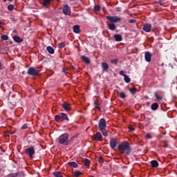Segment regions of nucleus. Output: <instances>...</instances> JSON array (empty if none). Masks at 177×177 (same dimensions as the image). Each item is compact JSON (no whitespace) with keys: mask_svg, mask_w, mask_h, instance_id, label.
<instances>
[{"mask_svg":"<svg viewBox=\"0 0 177 177\" xmlns=\"http://www.w3.org/2000/svg\"><path fill=\"white\" fill-rule=\"evenodd\" d=\"M118 149L121 154H124L125 156H129L132 153V149H131V145L128 142H122L119 145Z\"/></svg>","mask_w":177,"mask_h":177,"instance_id":"obj_1","label":"nucleus"},{"mask_svg":"<svg viewBox=\"0 0 177 177\" xmlns=\"http://www.w3.org/2000/svg\"><path fill=\"white\" fill-rule=\"evenodd\" d=\"M58 141L60 145H65L66 146H67V145H68V143H69L68 134L64 133V134L61 135L59 137Z\"/></svg>","mask_w":177,"mask_h":177,"instance_id":"obj_2","label":"nucleus"},{"mask_svg":"<svg viewBox=\"0 0 177 177\" xmlns=\"http://www.w3.org/2000/svg\"><path fill=\"white\" fill-rule=\"evenodd\" d=\"M55 120L57 122H60V121H70V119L67 116V114L64 113H61L59 115H57L55 116Z\"/></svg>","mask_w":177,"mask_h":177,"instance_id":"obj_3","label":"nucleus"},{"mask_svg":"<svg viewBox=\"0 0 177 177\" xmlns=\"http://www.w3.org/2000/svg\"><path fill=\"white\" fill-rule=\"evenodd\" d=\"M28 75H32V77H37L39 74V70H37V68L34 67H30L28 68L27 71Z\"/></svg>","mask_w":177,"mask_h":177,"instance_id":"obj_4","label":"nucleus"},{"mask_svg":"<svg viewBox=\"0 0 177 177\" xmlns=\"http://www.w3.org/2000/svg\"><path fill=\"white\" fill-rule=\"evenodd\" d=\"M106 20H109L110 23L115 24V23H118V21H121V18L118 16H106Z\"/></svg>","mask_w":177,"mask_h":177,"instance_id":"obj_5","label":"nucleus"},{"mask_svg":"<svg viewBox=\"0 0 177 177\" xmlns=\"http://www.w3.org/2000/svg\"><path fill=\"white\" fill-rule=\"evenodd\" d=\"M25 154L28 156L30 158H32V156L35 154V149H34V147H30L29 148L25 150Z\"/></svg>","mask_w":177,"mask_h":177,"instance_id":"obj_6","label":"nucleus"},{"mask_svg":"<svg viewBox=\"0 0 177 177\" xmlns=\"http://www.w3.org/2000/svg\"><path fill=\"white\" fill-rule=\"evenodd\" d=\"M107 127V123L106 119L101 118L98 123V128L100 130L105 129Z\"/></svg>","mask_w":177,"mask_h":177,"instance_id":"obj_7","label":"nucleus"},{"mask_svg":"<svg viewBox=\"0 0 177 177\" xmlns=\"http://www.w3.org/2000/svg\"><path fill=\"white\" fill-rule=\"evenodd\" d=\"M93 140H98V142H102V140H103V136L100 132L97 131L93 136Z\"/></svg>","mask_w":177,"mask_h":177,"instance_id":"obj_8","label":"nucleus"},{"mask_svg":"<svg viewBox=\"0 0 177 177\" xmlns=\"http://www.w3.org/2000/svg\"><path fill=\"white\" fill-rule=\"evenodd\" d=\"M63 13L64 15H66V16H70L71 15V9H70V7L68 5H65L63 8Z\"/></svg>","mask_w":177,"mask_h":177,"instance_id":"obj_9","label":"nucleus"},{"mask_svg":"<svg viewBox=\"0 0 177 177\" xmlns=\"http://www.w3.org/2000/svg\"><path fill=\"white\" fill-rule=\"evenodd\" d=\"M110 147L112 149V150H114L115 147H117V139L115 138H111L109 142Z\"/></svg>","mask_w":177,"mask_h":177,"instance_id":"obj_10","label":"nucleus"},{"mask_svg":"<svg viewBox=\"0 0 177 177\" xmlns=\"http://www.w3.org/2000/svg\"><path fill=\"white\" fill-rule=\"evenodd\" d=\"M142 30L145 32H150L151 31V25L150 24H145L142 26Z\"/></svg>","mask_w":177,"mask_h":177,"instance_id":"obj_11","label":"nucleus"},{"mask_svg":"<svg viewBox=\"0 0 177 177\" xmlns=\"http://www.w3.org/2000/svg\"><path fill=\"white\" fill-rule=\"evenodd\" d=\"M62 106L65 111H70L71 110V105L69 103L64 102Z\"/></svg>","mask_w":177,"mask_h":177,"instance_id":"obj_12","label":"nucleus"},{"mask_svg":"<svg viewBox=\"0 0 177 177\" xmlns=\"http://www.w3.org/2000/svg\"><path fill=\"white\" fill-rule=\"evenodd\" d=\"M146 62L150 63L151 62V53L150 52H146L145 55Z\"/></svg>","mask_w":177,"mask_h":177,"instance_id":"obj_13","label":"nucleus"},{"mask_svg":"<svg viewBox=\"0 0 177 177\" xmlns=\"http://www.w3.org/2000/svg\"><path fill=\"white\" fill-rule=\"evenodd\" d=\"M113 37L115 38V41H116V42H120V41H122V36L120 34L114 35Z\"/></svg>","mask_w":177,"mask_h":177,"instance_id":"obj_14","label":"nucleus"},{"mask_svg":"<svg viewBox=\"0 0 177 177\" xmlns=\"http://www.w3.org/2000/svg\"><path fill=\"white\" fill-rule=\"evenodd\" d=\"M81 59L83 60V62H84V63H86V64H91V59H89L88 57L82 55Z\"/></svg>","mask_w":177,"mask_h":177,"instance_id":"obj_15","label":"nucleus"},{"mask_svg":"<svg viewBox=\"0 0 177 177\" xmlns=\"http://www.w3.org/2000/svg\"><path fill=\"white\" fill-rule=\"evenodd\" d=\"M101 66L103 70V71H107L109 70V64L106 62L101 63Z\"/></svg>","mask_w":177,"mask_h":177,"instance_id":"obj_16","label":"nucleus"},{"mask_svg":"<svg viewBox=\"0 0 177 177\" xmlns=\"http://www.w3.org/2000/svg\"><path fill=\"white\" fill-rule=\"evenodd\" d=\"M108 28L109 30H111V31H114V30H115V28H117V26H115V24H112V23H109L107 24Z\"/></svg>","mask_w":177,"mask_h":177,"instance_id":"obj_17","label":"nucleus"},{"mask_svg":"<svg viewBox=\"0 0 177 177\" xmlns=\"http://www.w3.org/2000/svg\"><path fill=\"white\" fill-rule=\"evenodd\" d=\"M13 39L15 42H17V44H21V42H23V39L17 35L14 36Z\"/></svg>","mask_w":177,"mask_h":177,"instance_id":"obj_18","label":"nucleus"},{"mask_svg":"<svg viewBox=\"0 0 177 177\" xmlns=\"http://www.w3.org/2000/svg\"><path fill=\"white\" fill-rule=\"evenodd\" d=\"M73 32L75 34H80V32H81V29H80L79 25H75L73 26Z\"/></svg>","mask_w":177,"mask_h":177,"instance_id":"obj_19","label":"nucleus"},{"mask_svg":"<svg viewBox=\"0 0 177 177\" xmlns=\"http://www.w3.org/2000/svg\"><path fill=\"white\" fill-rule=\"evenodd\" d=\"M46 50L50 55H53L55 53V48L50 46H47Z\"/></svg>","mask_w":177,"mask_h":177,"instance_id":"obj_20","label":"nucleus"},{"mask_svg":"<svg viewBox=\"0 0 177 177\" xmlns=\"http://www.w3.org/2000/svg\"><path fill=\"white\" fill-rule=\"evenodd\" d=\"M82 162L84 164V166L86 167V168H88L91 164V161H89L88 158L83 159Z\"/></svg>","mask_w":177,"mask_h":177,"instance_id":"obj_21","label":"nucleus"},{"mask_svg":"<svg viewBox=\"0 0 177 177\" xmlns=\"http://www.w3.org/2000/svg\"><path fill=\"white\" fill-rule=\"evenodd\" d=\"M151 110H153V111H156V110H158V103L157 102H154L151 105Z\"/></svg>","mask_w":177,"mask_h":177,"instance_id":"obj_22","label":"nucleus"},{"mask_svg":"<svg viewBox=\"0 0 177 177\" xmlns=\"http://www.w3.org/2000/svg\"><path fill=\"white\" fill-rule=\"evenodd\" d=\"M151 165L152 168H157V167H158L159 164L157 160H151Z\"/></svg>","mask_w":177,"mask_h":177,"instance_id":"obj_23","label":"nucleus"},{"mask_svg":"<svg viewBox=\"0 0 177 177\" xmlns=\"http://www.w3.org/2000/svg\"><path fill=\"white\" fill-rule=\"evenodd\" d=\"M19 175H20V173H11L7 175L6 177H19Z\"/></svg>","mask_w":177,"mask_h":177,"instance_id":"obj_24","label":"nucleus"},{"mask_svg":"<svg viewBox=\"0 0 177 177\" xmlns=\"http://www.w3.org/2000/svg\"><path fill=\"white\" fill-rule=\"evenodd\" d=\"M68 165H69V167H73V168H77V167H78V163L75 162H70L68 163Z\"/></svg>","mask_w":177,"mask_h":177,"instance_id":"obj_25","label":"nucleus"},{"mask_svg":"<svg viewBox=\"0 0 177 177\" xmlns=\"http://www.w3.org/2000/svg\"><path fill=\"white\" fill-rule=\"evenodd\" d=\"M129 92L131 93V95H136L138 90L136 89V88L133 87L129 88Z\"/></svg>","mask_w":177,"mask_h":177,"instance_id":"obj_26","label":"nucleus"},{"mask_svg":"<svg viewBox=\"0 0 177 177\" xmlns=\"http://www.w3.org/2000/svg\"><path fill=\"white\" fill-rule=\"evenodd\" d=\"M118 95L121 99H125L127 97V95L124 92H118Z\"/></svg>","mask_w":177,"mask_h":177,"instance_id":"obj_27","label":"nucleus"},{"mask_svg":"<svg viewBox=\"0 0 177 177\" xmlns=\"http://www.w3.org/2000/svg\"><path fill=\"white\" fill-rule=\"evenodd\" d=\"M53 175L55 177H63V174H62V172L57 171H54Z\"/></svg>","mask_w":177,"mask_h":177,"instance_id":"obj_28","label":"nucleus"},{"mask_svg":"<svg viewBox=\"0 0 177 177\" xmlns=\"http://www.w3.org/2000/svg\"><path fill=\"white\" fill-rule=\"evenodd\" d=\"M1 41H8V39H9V36H8L7 35H2L1 36Z\"/></svg>","mask_w":177,"mask_h":177,"instance_id":"obj_29","label":"nucleus"},{"mask_svg":"<svg viewBox=\"0 0 177 177\" xmlns=\"http://www.w3.org/2000/svg\"><path fill=\"white\" fill-rule=\"evenodd\" d=\"M64 46H66V42H64V41H62L58 44V48L59 49H63V48H64Z\"/></svg>","mask_w":177,"mask_h":177,"instance_id":"obj_30","label":"nucleus"},{"mask_svg":"<svg viewBox=\"0 0 177 177\" xmlns=\"http://www.w3.org/2000/svg\"><path fill=\"white\" fill-rule=\"evenodd\" d=\"M100 131H101L104 136H109V133L107 132V130H106V129H103L102 130H100Z\"/></svg>","mask_w":177,"mask_h":177,"instance_id":"obj_31","label":"nucleus"},{"mask_svg":"<svg viewBox=\"0 0 177 177\" xmlns=\"http://www.w3.org/2000/svg\"><path fill=\"white\" fill-rule=\"evenodd\" d=\"M73 175L74 176L78 177L80 176V175H82V172H81L80 171H75L73 172Z\"/></svg>","mask_w":177,"mask_h":177,"instance_id":"obj_32","label":"nucleus"},{"mask_svg":"<svg viewBox=\"0 0 177 177\" xmlns=\"http://www.w3.org/2000/svg\"><path fill=\"white\" fill-rule=\"evenodd\" d=\"M15 10V5L13 4H10L8 6V10H9L10 12H12V10Z\"/></svg>","mask_w":177,"mask_h":177,"instance_id":"obj_33","label":"nucleus"},{"mask_svg":"<svg viewBox=\"0 0 177 177\" xmlns=\"http://www.w3.org/2000/svg\"><path fill=\"white\" fill-rule=\"evenodd\" d=\"M124 77L125 82H127V84H129V82H131V78H129V76L126 75Z\"/></svg>","mask_w":177,"mask_h":177,"instance_id":"obj_34","label":"nucleus"},{"mask_svg":"<svg viewBox=\"0 0 177 177\" xmlns=\"http://www.w3.org/2000/svg\"><path fill=\"white\" fill-rule=\"evenodd\" d=\"M54 0H45V7L46 8L48 5L52 3Z\"/></svg>","mask_w":177,"mask_h":177,"instance_id":"obj_35","label":"nucleus"},{"mask_svg":"<svg viewBox=\"0 0 177 177\" xmlns=\"http://www.w3.org/2000/svg\"><path fill=\"white\" fill-rule=\"evenodd\" d=\"M111 63H112V64H117L118 63V58H115V59H111Z\"/></svg>","mask_w":177,"mask_h":177,"instance_id":"obj_36","label":"nucleus"},{"mask_svg":"<svg viewBox=\"0 0 177 177\" xmlns=\"http://www.w3.org/2000/svg\"><path fill=\"white\" fill-rule=\"evenodd\" d=\"M94 10L95 12H99V10H100V6H95Z\"/></svg>","mask_w":177,"mask_h":177,"instance_id":"obj_37","label":"nucleus"},{"mask_svg":"<svg viewBox=\"0 0 177 177\" xmlns=\"http://www.w3.org/2000/svg\"><path fill=\"white\" fill-rule=\"evenodd\" d=\"M28 128V124L26 123L24 124L23 126L21 127V129H27Z\"/></svg>","mask_w":177,"mask_h":177,"instance_id":"obj_38","label":"nucleus"},{"mask_svg":"<svg viewBox=\"0 0 177 177\" xmlns=\"http://www.w3.org/2000/svg\"><path fill=\"white\" fill-rule=\"evenodd\" d=\"M95 107L97 109V110H100V106L97 104V102L96 101L94 102Z\"/></svg>","mask_w":177,"mask_h":177,"instance_id":"obj_39","label":"nucleus"},{"mask_svg":"<svg viewBox=\"0 0 177 177\" xmlns=\"http://www.w3.org/2000/svg\"><path fill=\"white\" fill-rule=\"evenodd\" d=\"M155 97H156V99H158V100H161L162 99V97H160L158 94H157V93H155Z\"/></svg>","mask_w":177,"mask_h":177,"instance_id":"obj_40","label":"nucleus"},{"mask_svg":"<svg viewBox=\"0 0 177 177\" xmlns=\"http://www.w3.org/2000/svg\"><path fill=\"white\" fill-rule=\"evenodd\" d=\"M162 147L165 148L168 147V144H167V142H165V141L162 142Z\"/></svg>","mask_w":177,"mask_h":177,"instance_id":"obj_41","label":"nucleus"},{"mask_svg":"<svg viewBox=\"0 0 177 177\" xmlns=\"http://www.w3.org/2000/svg\"><path fill=\"white\" fill-rule=\"evenodd\" d=\"M129 23L135 24V23H136V19H130L129 21Z\"/></svg>","mask_w":177,"mask_h":177,"instance_id":"obj_42","label":"nucleus"},{"mask_svg":"<svg viewBox=\"0 0 177 177\" xmlns=\"http://www.w3.org/2000/svg\"><path fill=\"white\" fill-rule=\"evenodd\" d=\"M129 129L131 132L135 131V128H133V127L132 126L129 127Z\"/></svg>","mask_w":177,"mask_h":177,"instance_id":"obj_43","label":"nucleus"},{"mask_svg":"<svg viewBox=\"0 0 177 177\" xmlns=\"http://www.w3.org/2000/svg\"><path fill=\"white\" fill-rule=\"evenodd\" d=\"M120 75H122L123 77H125V75H127L124 73V71H120Z\"/></svg>","mask_w":177,"mask_h":177,"instance_id":"obj_44","label":"nucleus"},{"mask_svg":"<svg viewBox=\"0 0 177 177\" xmlns=\"http://www.w3.org/2000/svg\"><path fill=\"white\" fill-rule=\"evenodd\" d=\"M146 138L147 139H151V135H150V133H148L146 135Z\"/></svg>","mask_w":177,"mask_h":177,"instance_id":"obj_45","label":"nucleus"},{"mask_svg":"<svg viewBox=\"0 0 177 177\" xmlns=\"http://www.w3.org/2000/svg\"><path fill=\"white\" fill-rule=\"evenodd\" d=\"M122 9H121V7H118L116 8V12H121Z\"/></svg>","mask_w":177,"mask_h":177,"instance_id":"obj_46","label":"nucleus"},{"mask_svg":"<svg viewBox=\"0 0 177 177\" xmlns=\"http://www.w3.org/2000/svg\"><path fill=\"white\" fill-rule=\"evenodd\" d=\"M11 20L12 21H17V19H16V17H12V18H11Z\"/></svg>","mask_w":177,"mask_h":177,"instance_id":"obj_47","label":"nucleus"},{"mask_svg":"<svg viewBox=\"0 0 177 177\" xmlns=\"http://www.w3.org/2000/svg\"><path fill=\"white\" fill-rule=\"evenodd\" d=\"M98 161L99 162H103V158H99Z\"/></svg>","mask_w":177,"mask_h":177,"instance_id":"obj_48","label":"nucleus"},{"mask_svg":"<svg viewBox=\"0 0 177 177\" xmlns=\"http://www.w3.org/2000/svg\"><path fill=\"white\" fill-rule=\"evenodd\" d=\"M2 26H3V23H2V21H0V28H2Z\"/></svg>","mask_w":177,"mask_h":177,"instance_id":"obj_49","label":"nucleus"},{"mask_svg":"<svg viewBox=\"0 0 177 177\" xmlns=\"http://www.w3.org/2000/svg\"><path fill=\"white\" fill-rule=\"evenodd\" d=\"M41 5H43V6H45V0L42 1Z\"/></svg>","mask_w":177,"mask_h":177,"instance_id":"obj_50","label":"nucleus"},{"mask_svg":"<svg viewBox=\"0 0 177 177\" xmlns=\"http://www.w3.org/2000/svg\"><path fill=\"white\" fill-rule=\"evenodd\" d=\"M6 1H8L9 2H12L13 0H3V2H6Z\"/></svg>","mask_w":177,"mask_h":177,"instance_id":"obj_51","label":"nucleus"},{"mask_svg":"<svg viewBox=\"0 0 177 177\" xmlns=\"http://www.w3.org/2000/svg\"><path fill=\"white\" fill-rule=\"evenodd\" d=\"M0 70H2V63L0 62Z\"/></svg>","mask_w":177,"mask_h":177,"instance_id":"obj_52","label":"nucleus"},{"mask_svg":"<svg viewBox=\"0 0 177 177\" xmlns=\"http://www.w3.org/2000/svg\"><path fill=\"white\" fill-rule=\"evenodd\" d=\"M71 1H75V0H71Z\"/></svg>","mask_w":177,"mask_h":177,"instance_id":"obj_53","label":"nucleus"}]
</instances>
